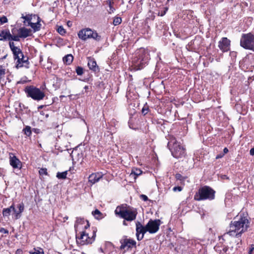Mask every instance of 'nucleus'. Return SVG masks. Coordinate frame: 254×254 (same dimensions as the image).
Returning <instances> with one entry per match:
<instances>
[{"instance_id":"obj_1","label":"nucleus","mask_w":254,"mask_h":254,"mask_svg":"<svg viewBox=\"0 0 254 254\" xmlns=\"http://www.w3.org/2000/svg\"><path fill=\"white\" fill-rule=\"evenodd\" d=\"M249 222L245 217L235 218L230 224L229 230L223 234L222 237L227 238L228 235L233 237H239L242 233L247 231L249 227Z\"/></svg>"},{"instance_id":"obj_2","label":"nucleus","mask_w":254,"mask_h":254,"mask_svg":"<svg viewBox=\"0 0 254 254\" xmlns=\"http://www.w3.org/2000/svg\"><path fill=\"white\" fill-rule=\"evenodd\" d=\"M169 140L168 147L173 157L177 158L184 157L186 155V151L184 147L178 142L173 136H170Z\"/></svg>"},{"instance_id":"obj_3","label":"nucleus","mask_w":254,"mask_h":254,"mask_svg":"<svg viewBox=\"0 0 254 254\" xmlns=\"http://www.w3.org/2000/svg\"><path fill=\"white\" fill-rule=\"evenodd\" d=\"M115 213L121 218H124L125 220L128 221H132L135 220L137 214L136 210L135 209H127L120 206L116 208Z\"/></svg>"},{"instance_id":"obj_4","label":"nucleus","mask_w":254,"mask_h":254,"mask_svg":"<svg viewBox=\"0 0 254 254\" xmlns=\"http://www.w3.org/2000/svg\"><path fill=\"white\" fill-rule=\"evenodd\" d=\"M136 55V57L134 58L132 62L136 69H141L150 59L149 53L144 49H140Z\"/></svg>"},{"instance_id":"obj_5","label":"nucleus","mask_w":254,"mask_h":254,"mask_svg":"<svg viewBox=\"0 0 254 254\" xmlns=\"http://www.w3.org/2000/svg\"><path fill=\"white\" fill-rule=\"evenodd\" d=\"M215 191L210 187L204 186L199 190L194 198L197 201L205 199L213 200L215 198Z\"/></svg>"},{"instance_id":"obj_6","label":"nucleus","mask_w":254,"mask_h":254,"mask_svg":"<svg viewBox=\"0 0 254 254\" xmlns=\"http://www.w3.org/2000/svg\"><path fill=\"white\" fill-rule=\"evenodd\" d=\"M25 91L28 97H31L36 101L41 100L45 97L44 92L33 86H27L25 89Z\"/></svg>"},{"instance_id":"obj_7","label":"nucleus","mask_w":254,"mask_h":254,"mask_svg":"<svg viewBox=\"0 0 254 254\" xmlns=\"http://www.w3.org/2000/svg\"><path fill=\"white\" fill-rule=\"evenodd\" d=\"M240 45L246 49L254 52V35L250 33L243 34L240 40Z\"/></svg>"},{"instance_id":"obj_8","label":"nucleus","mask_w":254,"mask_h":254,"mask_svg":"<svg viewBox=\"0 0 254 254\" xmlns=\"http://www.w3.org/2000/svg\"><path fill=\"white\" fill-rule=\"evenodd\" d=\"M96 234L95 232L93 231V235L91 237H90L85 232L80 233V235H76V242L78 245H85L89 244H92L95 240Z\"/></svg>"},{"instance_id":"obj_9","label":"nucleus","mask_w":254,"mask_h":254,"mask_svg":"<svg viewBox=\"0 0 254 254\" xmlns=\"http://www.w3.org/2000/svg\"><path fill=\"white\" fill-rule=\"evenodd\" d=\"M161 222L159 219H150L146 225V229L147 232L150 234L156 233L159 229Z\"/></svg>"},{"instance_id":"obj_10","label":"nucleus","mask_w":254,"mask_h":254,"mask_svg":"<svg viewBox=\"0 0 254 254\" xmlns=\"http://www.w3.org/2000/svg\"><path fill=\"white\" fill-rule=\"evenodd\" d=\"M136 235L138 241L141 240L144 237V234L147 232L146 229V225L143 226L140 222L137 221L136 223Z\"/></svg>"},{"instance_id":"obj_11","label":"nucleus","mask_w":254,"mask_h":254,"mask_svg":"<svg viewBox=\"0 0 254 254\" xmlns=\"http://www.w3.org/2000/svg\"><path fill=\"white\" fill-rule=\"evenodd\" d=\"M9 45L13 54L14 59L21 60L22 58H20V57H23V53L20 48L15 46L13 42H9Z\"/></svg>"},{"instance_id":"obj_12","label":"nucleus","mask_w":254,"mask_h":254,"mask_svg":"<svg viewBox=\"0 0 254 254\" xmlns=\"http://www.w3.org/2000/svg\"><path fill=\"white\" fill-rule=\"evenodd\" d=\"M94 30L90 28H85L80 30L78 33V37L84 41L88 39H91L92 37V32Z\"/></svg>"},{"instance_id":"obj_13","label":"nucleus","mask_w":254,"mask_h":254,"mask_svg":"<svg viewBox=\"0 0 254 254\" xmlns=\"http://www.w3.org/2000/svg\"><path fill=\"white\" fill-rule=\"evenodd\" d=\"M230 41L227 38L224 37L219 42L218 47L223 52H226L230 50Z\"/></svg>"},{"instance_id":"obj_14","label":"nucleus","mask_w":254,"mask_h":254,"mask_svg":"<svg viewBox=\"0 0 254 254\" xmlns=\"http://www.w3.org/2000/svg\"><path fill=\"white\" fill-rule=\"evenodd\" d=\"M84 225V228L87 229L89 227L88 221L84 220L83 218L80 217L76 218V220L74 224V228L76 231H77L78 229L82 228V226Z\"/></svg>"},{"instance_id":"obj_15","label":"nucleus","mask_w":254,"mask_h":254,"mask_svg":"<svg viewBox=\"0 0 254 254\" xmlns=\"http://www.w3.org/2000/svg\"><path fill=\"white\" fill-rule=\"evenodd\" d=\"M9 162L10 165L14 169L21 168V161L12 153L10 154Z\"/></svg>"},{"instance_id":"obj_16","label":"nucleus","mask_w":254,"mask_h":254,"mask_svg":"<svg viewBox=\"0 0 254 254\" xmlns=\"http://www.w3.org/2000/svg\"><path fill=\"white\" fill-rule=\"evenodd\" d=\"M121 246L120 247V249L121 250L123 249H128L129 248H131L132 246H135L136 245V242L134 240H130V239H125L123 241H121Z\"/></svg>"},{"instance_id":"obj_17","label":"nucleus","mask_w":254,"mask_h":254,"mask_svg":"<svg viewBox=\"0 0 254 254\" xmlns=\"http://www.w3.org/2000/svg\"><path fill=\"white\" fill-rule=\"evenodd\" d=\"M11 34L8 29L0 30V41H9Z\"/></svg>"},{"instance_id":"obj_18","label":"nucleus","mask_w":254,"mask_h":254,"mask_svg":"<svg viewBox=\"0 0 254 254\" xmlns=\"http://www.w3.org/2000/svg\"><path fill=\"white\" fill-rule=\"evenodd\" d=\"M88 66L90 69L94 71H97L99 70V67L97 65L96 62L93 58H88Z\"/></svg>"},{"instance_id":"obj_19","label":"nucleus","mask_w":254,"mask_h":254,"mask_svg":"<svg viewBox=\"0 0 254 254\" xmlns=\"http://www.w3.org/2000/svg\"><path fill=\"white\" fill-rule=\"evenodd\" d=\"M101 178H102V175L100 174L93 173L89 176V182L91 184H94L95 183L98 182Z\"/></svg>"},{"instance_id":"obj_20","label":"nucleus","mask_w":254,"mask_h":254,"mask_svg":"<svg viewBox=\"0 0 254 254\" xmlns=\"http://www.w3.org/2000/svg\"><path fill=\"white\" fill-rule=\"evenodd\" d=\"M21 18L24 19L25 21H26L27 22L28 25H29L30 23H31L32 22V21L33 20H39V17L36 15H26L24 16L23 14H22ZM24 22H25V21H24Z\"/></svg>"},{"instance_id":"obj_21","label":"nucleus","mask_w":254,"mask_h":254,"mask_svg":"<svg viewBox=\"0 0 254 254\" xmlns=\"http://www.w3.org/2000/svg\"><path fill=\"white\" fill-rule=\"evenodd\" d=\"M216 251L218 252L219 254H229L230 253L229 248L226 246L216 247Z\"/></svg>"},{"instance_id":"obj_22","label":"nucleus","mask_w":254,"mask_h":254,"mask_svg":"<svg viewBox=\"0 0 254 254\" xmlns=\"http://www.w3.org/2000/svg\"><path fill=\"white\" fill-rule=\"evenodd\" d=\"M18 34L20 38H26L29 36L30 30L24 28H20L19 30Z\"/></svg>"},{"instance_id":"obj_23","label":"nucleus","mask_w":254,"mask_h":254,"mask_svg":"<svg viewBox=\"0 0 254 254\" xmlns=\"http://www.w3.org/2000/svg\"><path fill=\"white\" fill-rule=\"evenodd\" d=\"M142 173V171L140 169L134 168L132 169L130 176L133 177L135 179L136 177L140 175Z\"/></svg>"},{"instance_id":"obj_24","label":"nucleus","mask_w":254,"mask_h":254,"mask_svg":"<svg viewBox=\"0 0 254 254\" xmlns=\"http://www.w3.org/2000/svg\"><path fill=\"white\" fill-rule=\"evenodd\" d=\"M14 210V205H11L9 208H4L2 211L3 217H8L11 211Z\"/></svg>"},{"instance_id":"obj_25","label":"nucleus","mask_w":254,"mask_h":254,"mask_svg":"<svg viewBox=\"0 0 254 254\" xmlns=\"http://www.w3.org/2000/svg\"><path fill=\"white\" fill-rule=\"evenodd\" d=\"M73 57L71 54L67 55L63 58V62L66 64H70L73 61Z\"/></svg>"},{"instance_id":"obj_26","label":"nucleus","mask_w":254,"mask_h":254,"mask_svg":"<svg viewBox=\"0 0 254 254\" xmlns=\"http://www.w3.org/2000/svg\"><path fill=\"white\" fill-rule=\"evenodd\" d=\"M17 207L18 209V212H16V219H19L20 217L21 213L24 211V204L21 202L17 205Z\"/></svg>"},{"instance_id":"obj_27","label":"nucleus","mask_w":254,"mask_h":254,"mask_svg":"<svg viewBox=\"0 0 254 254\" xmlns=\"http://www.w3.org/2000/svg\"><path fill=\"white\" fill-rule=\"evenodd\" d=\"M36 22H32L31 23H30V25L29 26H30L33 29L34 31H37L40 30L41 24L40 23L38 20Z\"/></svg>"},{"instance_id":"obj_28","label":"nucleus","mask_w":254,"mask_h":254,"mask_svg":"<svg viewBox=\"0 0 254 254\" xmlns=\"http://www.w3.org/2000/svg\"><path fill=\"white\" fill-rule=\"evenodd\" d=\"M91 39H93L96 41H100L102 39L101 36L99 35L96 31L94 30L93 32H92V37H91Z\"/></svg>"},{"instance_id":"obj_29","label":"nucleus","mask_w":254,"mask_h":254,"mask_svg":"<svg viewBox=\"0 0 254 254\" xmlns=\"http://www.w3.org/2000/svg\"><path fill=\"white\" fill-rule=\"evenodd\" d=\"M92 213L97 219H100L103 217L102 213L98 209L93 211Z\"/></svg>"},{"instance_id":"obj_30","label":"nucleus","mask_w":254,"mask_h":254,"mask_svg":"<svg viewBox=\"0 0 254 254\" xmlns=\"http://www.w3.org/2000/svg\"><path fill=\"white\" fill-rule=\"evenodd\" d=\"M33 252H29L30 254H44V252L43 249L40 247L34 248Z\"/></svg>"},{"instance_id":"obj_31","label":"nucleus","mask_w":254,"mask_h":254,"mask_svg":"<svg viewBox=\"0 0 254 254\" xmlns=\"http://www.w3.org/2000/svg\"><path fill=\"white\" fill-rule=\"evenodd\" d=\"M67 175V171L63 172H58L56 177L59 179H65Z\"/></svg>"},{"instance_id":"obj_32","label":"nucleus","mask_w":254,"mask_h":254,"mask_svg":"<svg viewBox=\"0 0 254 254\" xmlns=\"http://www.w3.org/2000/svg\"><path fill=\"white\" fill-rule=\"evenodd\" d=\"M20 58H22V57H20ZM27 60V58H24V56L23 55L22 59L21 60H17V62L18 63L17 66H22L23 65L22 64L23 63H26Z\"/></svg>"},{"instance_id":"obj_33","label":"nucleus","mask_w":254,"mask_h":254,"mask_svg":"<svg viewBox=\"0 0 254 254\" xmlns=\"http://www.w3.org/2000/svg\"><path fill=\"white\" fill-rule=\"evenodd\" d=\"M23 131L27 136H29L31 134V127L29 126H27L25 128H24Z\"/></svg>"},{"instance_id":"obj_34","label":"nucleus","mask_w":254,"mask_h":254,"mask_svg":"<svg viewBox=\"0 0 254 254\" xmlns=\"http://www.w3.org/2000/svg\"><path fill=\"white\" fill-rule=\"evenodd\" d=\"M58 32L62 35H64L65 33V30L63 26H59L57 29Z\"/></svg>"},{"instance_id":"obj_35","label":"nucleus","mask_w":254,"mask_h":254,"mask_svg":"<svg viewBox=\"0 0 254 254\" xmlns=\"http://www.w3.org/2000/svg\"><path fill=\"white\" fill-rule=\"evenodd\" d=\"M76 72L77 75H81L83 73V69L80 66H78L76 68Z\"/></svg>"},{"instance_id":"obj_36","label":"nucleus","mask_w":254,"mask_h":254,"mask_svg":"<svg viewBox=\"0 0 254 254\" xmlns=\"http://www.w3.org/2000/svg\"><path fill=\"white\" fill-rule=\"evenodd\" d=\"M19 38H20V37L19 34L18 35H12L11 34V37H9V41L13 40L15 41H19Z\"/></svg>"},{"instance_id":"obj_37","label":"nucleus","mask_w":254,"mask_h":254,"mask_svg":"<svg viewBox=\"0 0 254 254\" xmlns=\"http://www.w3.org/2000/svg\"><path fill=\"white\" fill-rule=\"evenodd\" d=\"M122 22V19L120 17H116L113 20V24L114 25H118Z\"/></svg>"},{"instance_id":"obj_38","label":"nucleus","mask_w":254,"mask_h":254,"mask_svg":"<svg viewBox=\"0 0 254 254\" xmlns=\"http://www.w3.org/2000/svg\"><path fill=\"white\" fill-rule=\"evenodd\" d=\"M39 173L40 175H47L48 174L47 170L46 168H41L39 171Z\"/></svg>"},{"instance_id":"obj_39","label":"nucleus","mask_w":254,"mask_h":254,"mask_svg":"<svg viewBox=\"0 0 254 254\" xmlns=\"http://www.w3.org/2000/svg\"><path fill=\"white\" fill-rule=\"evenodd\" d=\"M0 22L1 24L5 23L7 22V19L5 16H2L0 18Z\"/></svg>"},{"instance_id":"obj_40","label":"nucleus","mask_w":254,"mask_h":254,"mask_svg":"<svg viewBox=\"0 0 254 254\" xmlns=\"http://www.w3.org/2000/svg\"><path fill=\"white\" fill-rule=\"evenodd\" d=\"M173 190L174 191H181L182 190V188L181 187H175L173 188Z\"/></svg>"},{"instance_id":"obj_41","label":"nucleus","mask_w":254,"mask_h":254,"mask_svg":"<svg viewBox=\"0 0 254 254\" xmlns=\"http://www.w3.org/2000/svg\"><path fill=\"white\" fill-rule=\"evenodd\" d=\"M254 250V244H252L250 246V248L249 251V254H252L253 251Z\"/></svg>"},{"instance_id":"obj_42","label":"nucleus","mask_w":254,"mask_h":254,"mask_svg":"<svg viewBox=\"0 0 254 254\" xmlns=\"http://www.w3.org/2000/svg\"><path fill=\"white\" fill-rule=\"evenodd\" d=\"M164 8H165V10L163 11V12H161V13H160V12L158 13L159 15L162 16L165 14L166 11L168 10V7H166Z\"/></svg>"},{"instance_id":"obj_43","label":"nucleus","mask_w":254,"mask_h":254,"mask_svg":"<svg viewBox=\"0 0 254 254\" xmlns=\"http://www.w3.org/2000/svg\"><path fill=\"white\" fill-rule=\"evenodd\" d=\"M0 232L4 233V234H7L8 233V230H6L5 229L3 228H1L0 229Z\"/></svg>"},{"instance_id":"obj_44","label":"nucleus","mask_w":254,"mask_h":254,"mask_svg":"<svg viewBox=\"0 0 254 254\" xmlns=\"http://www.w3.org/2000/svg\"><path fill=\"white\" fill-rule=\"evenodd\" d=\"M141 198H142V199L144 200V201H146L147 199H148V197L146 195H144V194H142L141 195Z\"/></svg>"},{"instance_id":"obj_45","label":"nucleus","mask_w":254,"mask_h":254,"mask_svg":"<svg viewBox=\"0 0 254 254\" xmlns=\"http://www.w3.org/2000/svg\"><path fill=\"white\" fill-rule=\"evenodd\" d=\"M147 110L148 109H145L144 108H143L142 109V113L144 114V115H146L147 113Z\"/></svg>"},{"instance_id":"obj_46","label":"nucleus","mask_w":254,"mask_h":254,"mask_svg":"<svg viewBox=\"0 0 254 254\" xmlns=\"http://www.w3.org/2000/svg\"><path fill=\"white\" fill-rule=\"evenodd\" d=\"M224 156V154H219L218 155L216 156V159H219V158H222L223 156Z\"/></svg>"},{"instance_id":"obj_47","label":"nucleus","mask_w":254,"mask_h":254,"mask_svg":"<svg viewBox=\"0 0 254 254\" xmlns=\"http://www.w3.org/2000/svg\"><path fill=\"white\" fill-rule=\"evenodd\" d=\"M223 152H224V154H223L224 155L225 154H226L228 152V149L226 147L224 148L223 149Z\"/></svg>"},{"instance_id":"obj_48","label":"nucleus","mask_w":254,"mask_h":254,"mask_svg":"<svg viewBox=\"0 0 254 254\" xmlns=\"http://www.w3.org/2000/svg\"><path fill=\"white\" fill-rule=\"evenodd\" d=\"M13 211L14 212L15 214V218L16 219V212H18V210H16L14 207V210H13Z\"/></svg>"},{"instance_id":"obj_49","label":"nucleus","mask_w":254,"mask_h":254,"mask_svg":"<svg viewBox=\"0 0 254 254\" xmlns=\"http://www.w3.org/2000/svg\"><path fill=\"white\" fill-rule=\"evenodd\" d=\"M22 253V251L21 250H17L16 252V254H21Z\"/></svg>"},{"instance_id":"obj_50","label":"nucleus","mask_w":254,"mask_h":254,"mask_svg":"<svg viewBox=\"0 0 254 254\" xmlns=\"http://www.w3.org/2000/svg\"><path fill=\"white\" fill-rule=\"evenodd\" d=\"M123 225H125V226H127V223H126V221H125V220H124V221H123Z\"/></svg>"},{"instance_id":"obj_51","label":"nucleus","mask_w":254,"mask_h":254,"mask_svg":"<svg viewBox=\"0 0 254 254\" xmlns=\"http://www.w3.org/2000/svg\"><path fill=\"white\" fill-rule=\"evenodd\" d=\"M43 107H44V106H43V105L40 106L38 107V109H42Z\"/></svg>"},{"instance_id":"obj_52","label":"nucleus","mask_w":254,"mask_h":254,"mask_svg":"<svg viewBox=\"0 0 254 254\" xmlns=\"http://www.w3.org/2000/svg\"><path fill=\"white\" fill-rule=\"evenodd\" d=\"M88 87L87 86H86L84 87V88H85V89H88Z\"/></svg>"}]
</instances>
